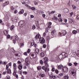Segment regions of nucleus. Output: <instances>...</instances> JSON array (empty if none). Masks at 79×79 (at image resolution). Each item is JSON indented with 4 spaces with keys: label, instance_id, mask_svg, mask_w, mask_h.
<instances>
[{
    "label": "nucleus",
    "instance_id": "nucleus-1",
    "mask_svg": "<svg viewBox=\"0 0 79 79\" xmlns=\"http://www.w3.org/2000/svg\"><path fill=\"white\" fill-rule=\"evenodd\" d=\"M68 56V54L65 52H63L62 54L60 55L58 58V60H61L63 58H64Z\"/></svg>",
    "mask_w": 79,
    "mask_h": 79
},
{
    "label": "nucleus",
    "instance_id": "nucleus-2",
    "mask_svg": "<svg viewBox=\"0 0 79 79\" xmlns=\"http://www.w3.org/2000/svg\"><path fill=\"white\" fill-rule=\"evenodd\" d=\"M13 66L14 69V73H13V74L14 76H15L17 73L16 69H17V65H16V63H14Z\"/></svg>",
    "mask_w": 79,
    "mask_h": 79
},
{
    "label": "nucleus",
    "instance_id": "nucleus-3",
    "mask_svg": "<svg viewBox=\"0 0 79 79\" xmlns=\"http://www.w3.org/2000/svg\"><path fill=\"white\" fill-rule=\"evenodd\" d=\"M40 42L41 44H45V39H44V38L42 37L40 38Z\"/></svg>",
    "mask_w": 79,
    "mask_h": 79
},
{
    "label": "nucleus",
    "instance_id": "nucleus-4",
    "mask_svg": "<svg viewBox=\"0 0 79 79\" xmlns=\"http://www.w3.org/2000/svg\"><path fill=\"white\" fill-rule=\"evenodd\" d=\"M68 68L66 67H63L62 69V70L64 73H67L68 71Z\"/></svg>",
    "mask_w": 79,
    "mask_h": 79
},
{
    "label": "nucleus",
    "instance_id": "nucleus-5",
    "mask_svg": "<svg viewBox=\"0 0 79 79\" xmlns=\"http://www.w3.org/2000/svg\"><path fill=\"white\" fill-rule=\"evenodd\" d=\"M30 55L32 57V58H36V55H35V53L34 52H31L30 53Z\"/></svg>",
    "mask_w": 79,
    "mask_h": 79
},
{
    "label": "nucleus",
    "instance_id": "nucleus-6",
    "mask_svg": "<svg viewBox=\"0 0 79 79\" xmlns=\"http://www.w3.org/2000/svg\"><path fill=\"white\" fill-rule=\"evenodd\" d=\"M25 21H21L19 23V25H21L22 26H23L24 25Z\"/></svg>",
    "mask_w": 79,
    "mask_h": 79
},
{
    "label": "nucleus",
    "instance_id": "nucleus-7",
    "mask_svg": "<svg viewBox=\"0 0 79 79\" xmlns=\"http://www.w3.org/2000/svg\"><path fill=\"white\" fill-rule=\"evenodd\" d=\"M48 61V59L47 57H45L44 58V64L47 63Z\"/></svg>",
    "mask_w": 79,
    "mask_h": 79
},
{
    "label": "nucleus",
    "instance_id": "nucleus-8",
    "mask_svg": "<svg viewBox=\"0 0 79 79\" xmlns=\"http://www.w3.org/2000/svg\"><path fill=\"white\" fill-rule=\"evenodd\" d=\"M25 62L26 63V64L27 66H28L29 64V60H28V58H26L25 60Z\"/></svg>",
    "mask_w": 79,
    "mask_h": 79
},
{
    "label": "nucleus",
    "instance_id": "nucleus-9",
    "mask_svg": "<svg viewBox=\"0 0 79 79\" xmlns=\"http://www.w3.org/2000/svg\"><path fill=\"white\" fill-rule=\"evenodd\" d=\"M9 2L8 1L4 3H3V6H6V5H9Z\"/></svg>",
    "mask_w": 79,
    "mask_h": 79
},
{
    "label": "nucleus",
    "instance_id": "nucleus-10",
    "mask_svg": "<svg viewBox=\"0 0 79 79\" xmlns=\"http://www.w3.org/2000/svg\"><path fill=\"white\" fill-rule=\"evenodd\" d=\"M35 52L36 55H38L39 53V50L38 48H36L35 49Z\"/></svg>",
    "mask_w": 79,
    "mask_h": 79
},
{
    "label": "nucleus",
    "instance_id": "nucleus-11",
    "mask_svg": "<svg viewBox=\"0 0 79 79\" xmlns=\"http://www.w3.org/2000/svg\"><path fill=\"white\" fill-rule=\"evenodd\" d=\"M18 68L19 69V70H21L23 69V66L21 64H20L18 66Z\"/></svg>",
    "mask_w": 79,
    "mask_h": 79
},
{
    "label": "nucleus",
    "instance_id": "nucleus-12",
    "mask_svg": "<svg viewBox=\"0 0 79 79\" xmlns=\"http://www.w3.org/2000/svg\"><path fill=\"white\" fill-rule=\"evenodd\" d=\"M31 46H34V47H35V48H36L37 47V44L34 43H31Z\"/></svg>",
    "mask_w": 79,
    "mask_h": 79
},
{
    "label": "nucleus",
    "instance_id": "nucleus-13",
    "mask_svg": "<svg viewBox=\"0 0 79 79\" xmlns=\"http://www.w3.org/2000/svg\"><path fill=\"white\" fill-rule=\"evenodd\" d=\"M62 32L63 34V35H65L66 34V33H67V32H66V31L64 30H63L62 31Z\"/></svg>",
    "mask_w": 79,
    "mask_h": 79
},
{
    "label": "nucleus",
    "instance_id": "nucleus-14",
    "mask_svg": "<svg viewBox=\"0 0 79 79\" xmlns=\"http://www.w3.org/2000/svg\"><path fill=\"white\" fill-rule=\"evenodd\" d=\"M4 34L5 35H7L8 34V31L6 30L4 31Z\"/></svg>",
    "mask_w": 79,
    "mask_h": 79
},
{
    "label": "nucleus",
    "instance_id": "nucleus-15",
    "mask_svg": "<svg viewBox=\"0 0 79 79\" xmlns=\"http://www.w3.org/2000/svg\"><path fill=\"white\" fill-rule=\"evenodd\" d=\"M47 68L45 66H43L42 67V69H43V70H44L45 72H47Z\"/></svg>",
    "mask_w": 79,
    "mask_h": 79
},
{
    "label": "nucleus",
    "instance_id": "nucleus-16",
    "mask_svg": "<svg viewBox=\"0 0 79 79\" xmlns=\"http://www.w3.org/2000/svg\"><path fill=\"white\" fill-rule=\"evenodd\" d=\"M69 23H73V19H71L69 18Z\"/></svg>",
    "mask_w": 79,
    "mask_h": 79
},
{
    "label": "nucleus",
    "instance_id": "nucleus-17",
    "mask_svg": "<svg viewBox=\"0 0 79 79\" xmlns=\"http://www.w3.org/2000/svg\"><path fill=\"white\" fill-rule=\"evenodd\" d=\"M64 79H69V76L68 75H66L65 76H64Z\"/></svg>",
    "mask_w": 79,
    "mask_h": 79
},
{
    "label": "nucleus",
    "instance_id": "nucleus-18",
    "mask_svg": "<svg viewBox=\"0 0 79 79\" xmlns=\"http://www.w3.org/2000/svg\"><path fill=\"white\" fill-rule=\"evenodd\" d=\"M64 11L65 13H69V9H68V8L65 9H64Z\"/></svg>",
    "mask_w": 79,
    "mask_h": 79
},
{
    "label": "nucleus",
    "instance_id": "nucleus-19",
    "mask_svg": "<svg viewBox=\"0 0 79 79\" xmlns=\"http://www.w3.org/2000/svg\"><path fill=\"white\" fill-rule=\"evenodd\" d=\"M39 76H40L41 77H45V75L44 74L40 73L39 75Z\"/></svg>",
    "mask_w": 79,
    "mask_h": 79
},
{
    "label": "nucleus",
    "instance_id": "nucleus-20",
    "mask_svg": "<svg viewBox=\"0 0 79 79\" xmlns=\"http://www.w3.org/2000/svg\"><path fill=\"white\" fill-rule=\"evenodd\" d=\"M23 13H24V10L22 9L19 12V14L20 15H21V14H23Z\"/></svg>",
    "mask_w": 79,
    "mask_h": 79
},
{
    "label": "nucleus",
    "instance_id": "nucleus-21",
    "mask_svg": "<svg viewBox=\"0 0 79 79\" xmlns=\"http://www.w3.org/2000/svg\"><path fill=\"white\" fill-rule=\"evenodd\" d=\"M14 28H15V26L14 25L11 26L10 28V30L12 31V30H13V29H14Z\"/></svg>",
    "mask_w": 79,
    "mask_h": 79
},
{
    "label": "nucleus",
    "instance_id": "nucleus-22",
    "mask_svg": "<svg viewBox=\"0 0 79 79\" xmlns=\"http://www.w3.org/2000/svg\"><path fill=\"white\" fill-rule=\"evenodd\" d=\"M45 66L46 67V69H48V67L49 66V65H48V63H45Z\"/></svg>",
    "mask_w": 79,
    "mask_h": 79
},
{
    "label": "nucleus",
    "instance_id": "nucleus-23",
    "mask_svg": "<svg viewBox=\"0 0 79 79\" xmlns=\"http://www.w3.org/2000/svg\"><path fill=\"white\" fill-rule=\"evenodd\" d=\"M63 68V65H60L58 67V69H61Z\"/></svg>",
    "mask_w": 79,
    "mask_h": 79
},
{
    "label": "nucleus",
    "instance_id": "nucleus-24",
    "mask_svg": "<svg viewBox=\"0 0 79 79\" xmlns=\"http://www.w3.org/2000/svg\"><path fill=\"white\" fill-rule=\"evenodd\" d=\"M59 77H58L59 78H61L62 76H63V73H61L59 74Z\"/></svg>",
    "mask_w": 79,
    "mask_h": 79
},
{
    "label": "nucleus",
    "instance_id": "nucleus-25",
    "mask_svg": "<svg viewBox=\"0 0 79 79\" xmlns=\"http://www.w3.org/2000/svg\"><path fill=\"white\" fill-rule=\"evenodd\" d=\"M7 73H10V74H11V69H9L7 70Z\"/></svg>",
    "mask_w": 79,
    "mask_h": 79
},
{
    "label": "nucleus",
    "instance_id": "nucleus-26",
    "mask_svg": "<svg viewBox=\"0 0 79 79\" xmlns=\"http://www.w3.org/2000/svg\"><path fill=\"white\" fill-rule=\"evenodd\" d=\"M52 19H53V20H56V21H57L58 18L56 17H54L53 18H52Z\"/></svg>",
    "mask_w": 79,
    "mask_h": 79
},
{
    "label": "nucleus",
    "instance_id": "nucleus-27",
    "mask_svg": "<svg viewBox=\"0 0 79 79\" xmlns=\"http://www.w3.org/2000/svg\"><path fill=\"white\" fill-rule=\"evenodd\" d=\"M15 39L16 41H18V40H19V39L18 38V36L16 35L15 36Z\"/></svg>",
    "mask_w": 79,
    "mask_h": 79
},
{
    "label": "nucleus",
    "instance_id": "nucleus-28",
    "mask_svg": "<svg viewBox=\"0 0 79 79\" xmlns=\"http://www.w3.org/2000/svg\"><path fill=\"white\" fill-rule=\"evenodd\" d=\"M40 56H42V57H44L45 56V54H44V52H41L40 54Z\"/></svg>",
    "mask_w": 79,
    "mask_h": 79
},
{
    "label": "nucleus",
    "instance_id": "nucleus-29",
    "mask_svg": "<svg viewBox=\"0 0 79 79\" xmlns=\"http://www.w3.org/2000/svg\"><path fill=\"white\" fill-rule=\"evenodd\" d=\"M58 21L59 22L61 23L63 21V19L61 18H60L58 19Z\"/></svg>",
    "mask_w": 79,
    "mask_h": 79
},
{
    "label": "nucleus",
    "instance_id": "nucleus-30",
    "mask_svg": "<svg viewBox=\"0 0 79 79\" xmlns=\"http://www.w3.org/2000/svg\"><path fill=\"white\" fill-rule=\"evenodd\" d=\"M72 32L73 34H76L77 33V31L76 30L73 31Z\"/></svg>",
    "mask_w": 79,
    "mask_h": 79
},
{
    "label": "nucleus",
    "instance_id": "nucleus-31",
    "mask_svg": "<svg viewBox=\"0 0 79 79\" xmlns=\"http://www.w3.org/2000/svg\"><path fill=\"white\" fill-rule=\"evenodd\" d=\"M55 33V30H54L53 31H52L51 34L52 35H53V34H54Z\"/></svg>",
    "mask_w": 79,
    "mask_h": 79
},
{
    "label": "nucleus",
    "instance_id": "nucleus-32",
    "mask_svg": "<svg viewBox=\"0 0 79 79\" xmlns=\"http://www.w3.org/2000/svg\"><path fill=\"white\" fill-rule=\"evenodd\" d=\"M32 10H33V11H35V7H32L31 8V9Z\"/></svg>",
    "mask_w": 79,
    "mask_h": 79
},
{
    "label": "nucleus",
    "instance_id": "nucleus-33",
    "mask_svg": "<svg viewBox=\"0 0 79 79\" xmlns=\"http://www.w3.org/2000/svg\"><path fill=\"white\" fill-rule=\"evenodd\" d=\"M40 36L39 35H36V36H35V38L36 39H39Z\"/></svg>",
    "mask_w": 79,
    "mask_h": 79
},
{
    "label": "nucleus",
    "instance_id": "nucleus-34",
    "mask_svg": "<svg viewBox=\"0 0 79 79\" xmlns=\"http://www.w3.org/2000/svg\"><path fill=\"white\" fill-rule=\"evenodd\" d=\"M72 7L73 8V10H75V9L76 8V6L75 5H73Z\"/></svg>",
    "mask_w": 79,
    "mask_h": 79
},
{
    "label": "nucleus",
    "instance_id": "nucleus-35",
    "mask_svg": "<svg viewBox=\"0 0 79 79\" xmlns=\"http://www.w3.org/2000/svg\"><path fill=\"white\" fill-rule=\"evenodd\" d=\"M68 66H71L72 65H73V64H72V63H68Z\"/></svg>",
    "mask_w": 79,
    "mask_h": 79
},
{
    "label": "nucleus",
    "instance_id": "nucleus-36",
    "mask_svg": "<svg viewBox=\"0 0 79 79\" xmlns=\"http://www.w3.org/2000/svg\"><path fill=\"white\" fill-rule=\"evenodd\" d=\"M50 76L51 77H52V78H53V77H54V78H56V76H53V75H50Z\"/></svg>",
    "mask_w": 79,
    "mask_h": 79
},
{
    "label": "nucleus",
    "instance_id": "nucleus-37",
    "mask_svg": "<svg viewBox=\"0 0 79 79\" xmlns=\"http://www.w3.org/2000/svg\"><path fill=\"white\" fill-rule=\"evenodd\" d=\"M7 64V62H2V64L5 65V64Z\"/></svg>",
    "mask_w": 79,
    "mask_h": 79
},
{
    "label": "nucleus",
    "instance_id": "nucleus-38",
    "mask_svg": "<svg viewBox=\"0 0 79 79\" xmlns=\"http://www.w3.org/2000/svg\"><path fill=\"white\" fill-rule=\"evenodd\" d=\"M23 55H25V56H27V52H25L23 53Z\"/></svg>",
    "mask_w": 79,
    "mask_h": 79
},
{
    "label": "nucleus",
    "instance_id": "nucleus-39",
    "mask_svg": "<svg viewBox=\"0 0 79 79\" xmlns=\"http://www.w3.org/2000/svg\"><path fill=\"white\" fill-rule=\"evenodd\" d=\"M28 53H29L31 52V49H28L27 52Z\"/></svg>",
    "mask_w": 79,
    "mask_h": 79
},
{
    "label": "nucleus",
    "instance_id": "nucleus-40",
    "mask_svg": "<svg viewBox=\"0 0 79 79\" xmlns=\"http://www.w3.org/2000/svg\"><path fill=\"white\" fill-rule=\"evenodd\" d=\"M32 28L33 30H35V26L34 25H33Z\"/></svg>",
    "mask_w": 79,
    "mask_h": 79
},
{
    "label": "nucleus",
    "instance_id": "nucleus-41",
    "mask_svg": "<svg viewBox=\"0 0 79 79\" xmlns=\"http://www.w3.org/2000/svg\"><path fill=\"white\" fill-rule=\"evenodd\" d=\"M73 15V12H72L70 13V16H71H71H72Z\"/></svg>",
    "mask_w": 79,
    "mask_h": 79
},
{
    "label": "nucleus",
    "instance_id": "nucleus-42",
    "mask_svg": "<svg viewBox=\"0 0 79 79\" xmlns=\"http://www.w3.org/2000/svg\"><path fill=\"white\" fill-rule=\"evenodd\" d=\"M40 64H43L44 63V62L43 61H42V60H41L40 61Z\"/></svg>",
    "mask_w": 79,
    "mask_h": 79
},
{
    "label": "nucleus",
    "instance_id": "nucleus-43",
    "mask_svg": "<svg viewBox=\"0 0 79 79\" xmlns=\"http://www.w3.org/2000/svg\"><path fill=\"white\" fill-rule=\"evenodd\" d=\"M23 46H24V44L22 43H20V48H21V47H23Z\"/></svg>",
    "mask_w": 79,
    "mask_h": 79
},
{
    "label": "nucleus",
    "instance_id": "nucleus-44",
    "mask_svg": "<svg viewBox=\"0 0 79 79\" xmlns=\"http://www.w3.org/2000/svg\"><path fill=\"white\" fill-rule=\"evenodd\" d=\"M38 70H40L41 69V66H39L37 68Z\"/></svg>",
    "mask_w": 79,
    "mask_h": 79
},
{
    "label": "nucleus",
    "instance_id": "nucleus-45",
    "mask_svg": "<svg viewBox=\"0 0 79 79\" xmlns=\"http://www.w3.org/2000/svg\"><path fill=\"white\" fill-rule=\"evenodd\" d=\"M73 64L75 65V66H77V65L78 63H77L75 62H73Z\"/></svg>",
    "mask_w": 79,
    "mask_h": 79
},
{
    "label": "nucleus",
    "instance_id": "nucleus-46",
    "mask_svg": "<svg viewBox=\"0 0 79 79\" xmlns=\"http://www.w3.org/2000/svg\"><path fill=\"white\" fill-rule=\"evenodd\" d=\"M11 10L12 11H13L14 10V9H15V8L13 6H11Z\"/></svg>",
    "mask_w": 79,
    "mask_h": 79
},
{
    "label": "nucleus",
    "instance_id": "nucleus-47",
    "mask_svg": "<svg viewBox=\"0 0 79 79\" xmlns=\"http://www.w3.org/2000/svg\"><path fill=\"white\" fill-rule=\"evenodd\" d=\"M8 68H9V67L8 66V65H6V70H8Z\"/></svg>",
    "mask_w": 79,
    "mask_h": 79
},
{
    "label": "nucleus",
    "instance_id": "nucleus-48",
    "mask_svg": "<svg viewBox=\"0 0 79 79\" xmlns=\"http://www.w3.org/2000/svg\"><path fill=\"white\" fill-rule=\"evenodd\" d=\"M6 77L7 79H10V77L9 75H7Z\"/></svg>",
    "mask_w": 79,
    "mask_h": 79
},
{
    "label": "nucleus",
    "instance_id": "nucleus-49",
    "mask_svg": "<svg viewBox=\"0 0 79 79\" xmlns=\"http://www.w3.org/2000/svg\"><path fill=\"white\" fill-rule=\"evenodd\" d=\"M23 74H27V72L26 71H23Z\"/></svg>",
    "mask_w": 79,
    "mask_h": 79
},
{
    "label": "nucleus",
    "instance_id": "nucleus-50",
    "mask_svg": "<svg viewBox=\"0 0 79 79\" xmlns=\"http://www.w3.org/2000/svg\"><path fill=\"white\" fill-rule=\"evenodd\" d=\"M36 26L37 27H39V22L38 21H37V23Z\"/></svg>",
    "mask_w": 79,
    "mask_h": 79
},
{
    "label": "nucleus",
    "instance_id": "nucleus-51",
    "mask_svg": "<svg viewBox=\"0 0 79 79\" xmlns=\"http://www.w3.org/2000/svg\"><path fill=\"white\" fill-rule=\"evenodd\" d=\"M10 35H7V39H10Z\"/></svg>",
    "mask_w": 79,
    "mask_h": 79
},
{
    "label": "nucleus",
    "instance_id": "nucleus-52",
    "mask_svg": "<svg viewBox=\"0 0 79 79\" xmlns=\"http://www.w3.org/2000/svg\"><path fill=\"white\" fill-rule=\"evenodd\" d=\"M46 47H47V45H46V44H44L43 46V48H46Z\"/></svg>",
    "mask_w": 79,
    "mask_h": 79
},
{
    "label": "nucleus",
    "instance_id": "nucleus-53",
    "mask_svg": "<svg viewBox=\"0 0 79 79\" xmlns=\"http://www.w3.org/2000/svg\"><path fill=\"white\" fill-rule=\"evenodd\" d=\"M50 28H51V26L50 25H48V29H49Z\"/></svg>",
    "mask_w": 79,
    "mask_h": 79
},
{
    "label": "nucleus",
    "instance_id": "nucleus-54",
    "mask_svg": "<svg viewBox=\"0 0 79 79\" xmlns=\"http://www.w3.org/2000/svg\"><path fill=\"white\" fill-rule=\"evenodd\" d=\"M13 43H14V44H15L16 43V40L14 39L13 40Z\"/></svg>",
    "mask_w": 79,
    "mask_h": 79
},
{
    "label": "nucleus",
    "instance_id": "nucleus-55",
    "mask_svg": "<svg viewBox=\"0 0 79 79\" xmlns=\"http://www.w3.org/2000/svg\"><path fill=\"white\" fill-rule=\"evenodd\" d=\"M55 71L56 74H58V70H56Z\"/></svg>",
    "mask_w": 79,
    "mask_h": 79
},
{
    "label": "nucleus",
    "instance_id": "nucleus-56",
    "mask_svg": "<svg viewBox=\"0 0 79 79\" xmlns=\"http://www.w3.org/2000/svg\"><path fill=\"white\" fill-rule=\"evenodd\" d=\"M52 72L55 71V68H52Z\"/></svg>",
    "mask_w": 79,
    "mask_h": 79
},
{
    "label": "nucleus",
    "instance_id": "nucleus-57",
    "mask_svg": "<svg viewBox=\"0 0 79 79\" xmlns=\"http://www.w3.org/2000/svg\"><path fill=\"white\" fill-rule=\"evenodd\" d=\"M14 13L15 14L16 13H18V10H15Z\"/></svg>",
    "mask_w": 79,
    "mask_h": 79
},
{
    "label": "nucleus",
    "instance_id": "nucleus-58",
    "mask_svg": "<svg viewBox=\"0 0 79 79\" xmlns=\"http://www.w3.org/2000/svg\"><path fill=\"white\" fill-rule=\"evenodd\" d=\"M34 5H38V3L35 2H34Z\"/></svg>",
    "mask_w": 79,
    "mask_h": 79
},
{
    "label": "nucleus",
    "instance_id": "nucleus-59",
    "mask_svg": "<svg viewBox=\"0 0 79 79\" xmlns=\"http://www.w3.org/2000/svg\"><path fill=\"white\" fill-rule=\"evenodd\" d=\"M77 4H78V5H79V1L78 0H77L76 1Z\"/></svg>",
    "mask_w": 79,
    "mask_h": 79
},
{
    "label": "nucleus",
    "instance_id": "nucleus-60",
    "mask_svg": "<svg viewBox=\"0 0 79 79\" xmlns=\"http://www.w3.org/2000/svg\"><path fill=\"white\" fill-rule=\"evenodd\" d=\"M27 6L28 7V8L29 9H31V8H32V7H31V6H29L28 5H27Z\"/></svg>",
    "mask_w": 79,
    "mask_h": 79
},
{
    "label": "nucleus",
    "instance_id": "nucleus-61",
    "mask_svg": "<svg viewBox=\"0 0 79 79\" xmlns=\"http://www.w3.org/2000/svg\"><path fill=\"white\" fill-rule=\"evenodd\" d=\"M3 64V62H2V60H0V64Z\"/></svg>",
    "mask_w": 79,
    "mask_h": 79
},
{
    "label": "nucleus",
    "instance_id": "nucleus-62",
    "mask_svg": "<svg viewBox=\"0 0 79 79\" xmlns=\"http://www.w3.org/2000/svg\"><path fill=\"white\" fill-rule=\"evenodd\" d=\"M45 15L44 14H43L42 15V16L43 17V18H45Z\"/></svg>",
    "mask_w": 79,
    "mask_h": 79
},
{
    "label": "nucleus",
    "instance_id": "nucleus-63",
    "mask_svg": "<svg viewBox=\"0 0 79 79\" xmlns=\"http://www.w3.org/2000/svg\"><path fill=\"white\" fill-rule=\"evenodd\" d=\"M9 64L10 66H11V63L10 62L9 63Z\"/></svg>",
    "mask_w": 79,
    "mask_h": 79
},
{
    "label": "nucleus",
    "instance_id": "nucleus-64",
    "mask_svg": "<svg viewBox=\"0 0 79 79\" xmlns=\"http://www.w3.org/2000/svg\"><path fill=\"white\" fill-rule=\"evenodd\" d=\"M77 19H79V15L77 16Z\"/></svg>",
    "mask_w": 79,
    "mask_h": 79
}]
</instances>
